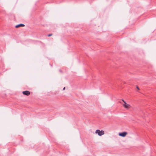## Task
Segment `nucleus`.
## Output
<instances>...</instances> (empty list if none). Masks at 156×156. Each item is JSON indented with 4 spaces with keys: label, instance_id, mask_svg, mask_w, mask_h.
<instances>
[{
    "label": "nucleus",
    "instance_id": "423d86ee",
    "mask_svg": "<svg viewBox=\"0 0 156 156\" xmlns=\"http://www.w3.org/2000/svg\"><path fill=\"white\" fill-rule=\"evenodd\" d=\"M52 35V34H49L48 35V36L50 37V36H51Z\"/></svg>",
    "mask_w": 156,
    "mask_h": 156
},
{
    "label": "nucleus",
    "instance_id": "0eeeda50",
    "mask_svg": "<svg viewBox=\"0 0 156 156\" xmlns=\"http://www.w3.org/2000/svg\"><path fill=\"white\" fill-rule=\"evenodd\" d=\"M65 87H64V88H63V90H65Z\"/></svg>",
    "mask_w": 156,
    "mask_h": 156
},
{
    "label": "nucleus",
    "instance_id": "7ed1b4c3",
    "mask_svg": "<svg viewBox=\"0 0 156 156\" xmlns=\"http://www.w3.org/2000/svg\"><path fill=\"white\" fill-rule=\"evenodd\" d=\"M127 134V133L126 132H123L122 133H119V135L122 136V137H125L126 135Z\"/></svg>",
    "mask_w": 156,
    "mask_h": 156
},
{
    "label": "nucleus",
    "instance_id": "6e6552de",
    "mask_svg": "<svg viewBox=\"0 0 156 156\" xmlns=\"http://www.w3.org/2000/svg\"><path fill=\"white\" fill-rule=\"evenodd\" d=\"M137 89H138V90H139V87H137Z\"/></svg>",
    "mask_w": 156,
    "mask_h": 156
},
{
    "label": "nucleus",
    "instance_id": "39448f33",
    "mask_svg": "<svg viewBox=\"0 0 156 156\" xmlns=\"http://www.w3.org/2000/svg\"><path fill=\"white\" fill-rule=\"evenodd\" d=\"M25 26V25L23 24H20L18 25H16L15 26V27L16 28H18L19 27H23Z\"/></svg>",
    "mask_w": 156,
    "mask_h": 156
},
{
    "label": "nucleus",
    "instance_id": "20e7f679",
    "mask_svg": "<svg viewBox=\"0 0 156 156\" xmlns=\"http://www.w3.org/2000/svg\"><path fill=\"white\" fill-rule=\"evenodd\" d=\"M23 94L24 95H25L27 96L29 95L30 94V92L29 91L27 90H26L23 92Z\"/></svg>",
    "mask_w": 156,
    "mask_h": 156
},
{
    "label": "nucleus",
    "instance_id": "f257e3e1",
    "mask_svg": "<svg viewBox=\"0 0 156 156\" xmlns=\"http://www.w3.org/2000/svg\"><path fill=\"white\" fill-rule=\"evenodd\" d=\"M95 133H98L99 136H101L104 134L105 132L103 130L100 131L99 129H97L95 131Z\"/></svg>",
    "mask_w": 156,
    "mask_h": 156
},
{
    "label": "nucleus",
    "instance_id": "f03ea898",
    "mask_svg": "<svg viewBox=\"0 0 156 156\" xmlns=\"http://www.w3.org/2000/svg\"><path fill=\"white\" fill-rule=\"evenodd\" d=\"M122 101L124 102L123 105L125 108H128L130 107V105L126 104V102L123 100H122Z\"/></svg>",
    "mask_w": 156,
    "mask_h": 156
}]
</instances>
